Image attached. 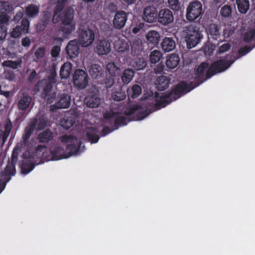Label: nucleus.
<instances>
[{
    "instance_id": "f257e3e1",
    "label": "nucleus",
    "mask_w": 255,
    "mask_h": 255,
    "mask_svg": "<svg viewBox=\"0 0 255 255\" xmlns=\"http://www.w3.org/2000/svg\"><path fill=\"white\" fill-rule=\"evenodd\" d=\"M60 140L66 144V150L58 144L52 146L49 151L45 146L40 145L37 147L34 156L47 160H58L68 158L72 155H78L84 150L82 142L74 135H62Z\"/></svg>"
},
{
    "instance_id": "f03ea898",
    "label": "nucleus",
    "mask_w": 255,
    "mask_h": 255,
    "mask_svg": "<svg viewBox=\"0 0 255 255\" xmlns=\"http://www.w3.org/2000/svg\"><path fill=\"white\" fill-rule=\"evenodd\" d=\"M191 90L186 83L181 82L178 84L172 93L168 92L155 93L153 96V93L150 92L148 96L144 95V99L154 101L155 107L159 109L164 108L171 101L179 98L182 94Z\"/></svg>"
},
{
    "instance_id": "7ed1b4c3",
    "label": "nucleus",
    "mask_w": 255,
    "mask_h": 255,
    "mask_svg": "<svg viewBox=\"0 0 255 255\" xmlns=\"http://www.w3.org/2000/svg\"><path fill=\"white\" fill-rule=\"evenodd\" d=\"M234 60L225 61L220 60L213 63L209 67V64L206 62L201 63L196 69L195 78L197 79L199 83L197 85L202 83L204 80L209 78L211 76L223 72L228 69L233 63Z\"/></svg>"
},
{
    "instance_id": "20e7f679",
    "label": "nucleus",
    "mask_w": 255,
    "mask_h": 255,
    "mask_svg": "<svg viewBox=\"0 0 255 255\" xmlns=\"http://www.w3.org/2000/svg\"><path fill=\"white\" fill-rule=\"evenodd\" d=\"M18 149L15 148L11 155V162L8 163L6 166L4 173L0 174V193L2 191L5 187V183L8 182L10 178L9 176L14 175L15 173V170L14 164L17 160V156L18 154Z\"/></svg>"
},
{
    "instance_id": "39448f33",
    "label": "nucleus",
    "mask_w": 255,
    "mask_h": 255,
    "mask_svg": "<svg viewBox=\"0 0 255 255\" xmlns=\"http://www.w3.org/2000/svg\"><path fill=\"white\" fill-rule=\"evenodd\" d=\"M184 37L188 48H192L196 46L202 38L201 33L195 27L190 25L186 28L183 31Z\"/></svg>"
},
{
    "instance_id": "423d86ee",
    "label": "nucleus",
    "mask_w": 255,
    "mask_h": 255,
    "mask_svg": "<svg viewBox=\"0 0 255 255\" xmlns=\"http://www.w3.org/2000/svg\"><path fill=\"white\" fill-rule=\"evenodd\" d=\"M78 32L79 38L78 41L82 47H88L94 42L95 33L91 29L80 25Z\"/></svg>"
},
{
    "instance_id": "0eeeda50",
    "label": "nucleus",
    "mask_w": 255,
    "mask_h": 255,
    "mask_svg": "<svg viewBox=\"0 0 255 255\" xmlns=\"http://www.w3.org/2000/svg\"><path fill=\"white\" fill-rule=\"evenodd\" d=\"M202 5L200 2H191L186 9V18L189 20H195L202 14Z\"/></svg>"
},
{
    "instance_id": "6e6552de",
    "label": "nucleus",
    "mask_w": 255,
    "mask_h": 255,
    "mask_svg": "<svg viewBox=\"0 0 255 255\" xmlns=\"http://www.w3.org/2000/svg\"><path fill=\"white\" fill-rule=\"evenodd\" d=\"M37 87L38 88V91L42 90L43 97L47 100L49 103L51 104L54 102L56 95L54 92L49 93L51 86L48 80H42L37 84Z\"/></svg>"
},
{
    "instance_id": "1a4fd4ad",
    "label": "nucleus",
    "mask_w": 255,
    "mask_h": 255,
    "mask_svg": "<svg viewBox=\"0 0 255 255\" xmlns=\"http://www.w3.org/2000/svg\"><path fill=\"white\" fill-rule=\"evenodd\" d=\"M88 75L87 73L82 69L76 70L73 76V82L74 85L80 88H85L88 84Z\"/></svg>"
},
{
    "instance_id": "9d476101",
    "label": "nucleus",
    "mask_w": 255,
    "mask_h": 255,
    "mask_svg": "<svg viewBox=\"0 0 255 255\" xmlns=\"http://www.w3.org/2000/svg\"><path fill=\"white\" fill-rule=\"evenodd\" d=\"M129 13H127L123 10H119L117 11L112 20V25L116 29H121L123 28L126 25L128 20V15Z\"/></svg>"
},
{
    "instance_id": "9b49d317",
    "label": "nucleus",
    "mask_w": 255,
    "mask_h": 255,
    "mask_svg": "<svg viewBox=\"0 0 255 255\" xmlns=\"http://www.w3.org/2000/svg\"><path fill=\"white\" fill-rule=\"evenodd\" d=\"M29 26V22L26 18L22 19L20 25H17L12 29L10 34L13 38H17L20 37L22 33H27L28 32Z\"/></svg>"
},
{
    "instance_id": "f8f14e48",
    "label": "nucleus",
    "mask_w": 255,
    "mask_h": 255,
    "mask_svg": "<svg viewBox=\"0 0 255 255\" xmlns=\"http://www.w3.org/2000/svg\"><path fill=\"white\" fill-rule=\"evenodd\" d=\"M70 97L66 94H62L55 99V104L51 106L50 110L53 111L56 108H67L70 106Z\"/></svg>"
},
{
    "instance_id": "ddd939ff",
    "label": "nucleus",
    "mask_w": 255,
    "mask_h": 255,
    "mask_svg": "<svg viewBox=\"0 0 255 255\" xmlns=\"http://www.w3.org/2000/svg\"><path fill=\"white\" fill-rule=\"evenodd\" d=\"M46 122L43 119H39L38 120H33L29 126L25 129V137L27 139L30 136L31 132L35 129H41L46 126Z\"/></svg>"
},
{
    "instance_id": "4468645a",
    "label": "nucleus",
    "mask_w": 255,
    "mask_h": 255,
    "mask_svg": "<svg viewBox=\"0 0 255 255\" xmlns=\"http://www.w3.org/2000/svg\"><path fill=\"white\" fill-rule=\"evenodd\" d=\"M111 50V43L108 40H100L97 42L95 52L98 55H107L110 53Z\"/></svg>"
},
{
    "instance_id": "2eb2a0df",
    "label": "nucleus",
    "mask_w": 255,
    "mask_h": 255,
    "mask_svg": "<svg viewBox=\"0 0 255 255\" xmlns=\"http://www.w3.org/2000/svg\"><path fill=\"white\" fill-rule=\"evenodd\" d=\"M158 19L159 22L163 25H166L173 21V16L169 9H162L158 13Z\"/></svg>"
},
{
    "instance_id": "dca6fc26",
    "label": "nucleus",
    "mask_w": 255,
    "mask_h": 255,
    "mask_svg": "<svg viewBox=\"0 0 255 255\" xmlns=\"http://www.w3.org/2000/svg\"><path fill=\"white\" fill-rule=\"evenodd\" d=\"M80 45L79 41L77 39L71 40L69 42L66 47V50L67 54L71 58H75L78 55Z\"/></svg>"
},
{
    "instance_id": "f3484780",
    "label": "nucleus",
    "mask_w": 255,
    "mask_h": 255,
    "mask_svg": "<svg viewBox=\"0 0 255 255\" xmlns=\"http://www.w3.org/2000/svg\"><path fill=\"white\" fill-rule=\"evenodd\" d=\"M104 118L106 119H114L116 124L119 126H125L127 123L126 118L117 112L110 111L106 113L104 115Z\"/></svg>"
},
{
    "instance_id": "a211bd4d",
    "label": "nucleus",
    "mask_w": 255,
    "mask_h": 255,
    "mask_svg": "<svg viewBox=\"0 0 255 255\" xmlns=\"http://www.w3.org/2000/svg\"><path fill=\"white\" fill-rule=\"evenodd\" d=\"M180 61L178 55L172 53L166 57L165 65L169 69H174L179 64Z\"/></svg>"
},
{
    "instance_id": "6ab92c4d",
    "label": "nucleus",
    "mask_w": 255,
    "mask_h": 255,
    "mask_svg": "<svg viewBox=\"0 0 255 255\" xmlns=\"http://www.w3.org/2000/svg\"><path fill=\"white\" fill-rule=\"evenodd\" d=\"M156 16V10L154 7L148 6L144 8L143 18L145 21L149 23L153 22L155 20Z\"/></svg>"
},
{
    "instance_id": "aec40b11",
    "label": "nucleus",
    "mask_w": 255,
    "mask_h": 255,
    "mask_svg": "<svg viewBox=\"0 0 255 255\" xmlns=\"http://www.w3.org/2000/svg\"><path fill=\"white\" fill-rule=\"evenodd\" d=\"M114 48L117 52L123 53L129 49V45L125 39L118 38L114 41Z\"/></svg>"
},
{
    "instance_id": "412c9836",
    "label": "nucleus",
    "mask_w": 255,
    "mask_h": 255,
    "mask_svg": "<svg viewBox=\"0 0 255 255\" xmlns=\"http://www.w3.org/2000/svg\"><path fill=\"white\" fill-rule=\"evenodd\" d=\"M146 39L149 46H154L157 45L159 41V34L156 31L150 30L146 34Z\"/></svg>"
},
{
    "instance_id": "4be33fe9",
    "label": "nucleus",
    "mask_w": 255,
    "mask_h": 255,
    "mask_svg": "<svg viewBox=\"0 0 255 255\" xmlns=\"http://www.w3.org/2000/svg\"><path fill=\"white\" fill-rule=\"evenodd\" d=\"M161 46L163 51L165 52H168L175 49L176 44L172 38L165 37L163 39Z\"/></svg>"
},
{
    "instance_id": "5701e85b",
    "label": "nucleus",
    "mask_w": 255,
    "mask_h": 255,
    "mask_svg": "<svg viewBox=\"0 0 255 255\" xmlns=\"http://www.w3.org/2000/svg\"><path fill=\"white\" fill-rule=\"evenodd\" d=\"M86 105L92 108H96L101 103V99L97 95L88 96L85 99Z\"/></svg>"
},
{
    "instance_id": "b1692460",
    "label": "nucleus",
    "mask_w": 255,
    "mask_h": 255,
    "mask_svg": "<svg viewBox=\"0 0 255 255\" xmlns=\"http://www.w3.org/2000/svg\"><path fill=\"white\" fill-rule=\"evenodd\" d=\"M141 110H140V108L137 105H133L129 108L128 110V111L125 112V114L127 116H130L132 114H137L140 113L141 114L140 116H138L135 120H141L145 118L148 114L141 113Z\"/></svg>"
},
{
    "instance_id": "393cba45",
    "label": "nucleus",
    "mask_w": 255,
    "mask_h": 255,
    "mask_svg": "<svg viewBox=\"0 0 255 255\" xmlns=\"http://www.w3.org/2000/svg\"><path fill=\"white\" fill-rule=\"evenodd\" d=\"M209 36L214 40H217L220 36V28L215 24H210L207 29Z\"/></svg>"
},
{
    "instance_id": "a878e982",
    "label": "nucleus",
    "mask_w": 255,
    "mask_h": 255,
    "mask_svg": "<svg viewBox=\"0 0 255 255\" xmlns=\"http://www.w3.org/2000/svg\"><path fill=\"white\" fill-rule=\"evenodd\" d=\"M53 3L57 2L56 9L55 10L53 17V22L54 23H57L60 20V11L63 7V4L66 0H53Z\"/></svg>"
},
{
    "instance_id": "bb28decb",
    "label": "nucleus",
    "mask_w": 255,
    "mask_h": 255,
    "mask_svg": "<svg viewBox=\"0 0 255 255\" xmlns=\"http://www.w3.org/2000/svg\"><path fill=\"white\" fill-rule=\"evenodd\" d=\"M90 75L94 78H98L101 76L102 68L100 65L96 64H92L88 67Z\"/></svg>"
},
{
    "instance_id": "cd10ccee",
    "label": "nucleus",
    "mask_w": 255,
    "mask_h": 255,
    "mask_svg": "<svg viewBox=\"0 0 255 255\" xmlns=\"http://www.w3.org/2000/svg\"><path fill=\"white\" fill-rule=\"evenodd\" d=\"M86 133L87 137L92 143L98 142L99 137L94 128H88L86 130Z\"/></svg>"
},
{
    "instance_id": "c85d7f7f",
    "label": "nucleus",
    "mask_w": 255,
    "mask_h": 255,
    "mask_svg": "<svg viewBox=\"0 0 255 255\" xmlns=\"http://www.w3.org/2000/svg\"><path fill=\"white\" fill-rule=\"evenodd\" d=\"M72 71V65L70 63L66 62L61 67L60 76L62 78H67Z\"/></svg>"
},
{
    "instance_id": "c756f323",
    "label": "nucleus",
    "mask_w": 255,
    "mask_h": 255,
    "mask_svg": "<svg viewBox=\"0 0 255 255\" xmlns=\"http://www.w3.org/2000/svg\"><path fill=\"white\" fill-rule=\"evenodd\" d=\"M39 8L35 4H31L26 7L25 13L26 15L31 18H34L38 14Z\"/></svg>"
},
{
    "instance_id": "7c9ffc66",
    "label": "nucleus",
    "mask_w": 255,
    "mask_h": 255,
    "mask_svg": "<svg viewBox=\"0 0 255 255\" xmlns=\"http://www.w3.org/2000/svg\"><path fill=\"white\" fill-rule=\"evenodd\" d=\"M169 83V81L167 78L166 76H162L157 78L156 85L159 90L162 91L168 87Z\"/></svg>"
},
{
    "instance_id": "2f4dec72",
    "label": "nucleus",
    "mask_w": 255,
    "mask_h": 255,
    "mask_svg": "<svg viewBox=\"0 0 255 255\" xmlns=\"http://www.w3.org/2000/svg\"><path fill=\"white\" fill-rule=\"evenodd\" d=\"M74 10L71 7L67 8L64 11L62 23L74 22L73 21Z\"/></svg>"
},
{
    "instance_id": "473e14b6",
    "label": "nucleus",
    "mask_w": 255,
    "mask_h": 255,
    "mask_svg": "<svg viewBox=\"0 0 255 255\" xmlns=\"http://www.w3.org/2000/svg\"><path fill=\"white\" fill-rule=\"evenodd\" d=\"M239 11L243 14L246 13L249 10L250 3L249 0H236Z\"/></svg>"
},
{
    "instance_id": "72a5a7b5",
    "label": "nucleus",
    "mask_w": 255,
    "mask_h": 255,
    "mask_svg": "<svg viewBox=\"0 0 255 255\" xmlns=\"http://www.w3.org/2000/svg\"><path fill=\"white\" fill-rule=\"evenodd\" d=\"M133 76V71L131 69H128L124 71L122 75V79L125 84H128L131 81Z\"/></svg>"
},
{
    "instance_id": "f704fd0d",
    "label": "nucleus",
    "mask_w": 255,
    "mask_h": 255,
    "mask_svg": "<svg viewBox=\"0 0 255 255\" xmlns=\"http://www.w3.org/2000/svg\"><path fill=\"white\" fill-rule=\"evenodd\" d=\"M141 93V88L137 85H134L130 89L128 90V96L133 99L137 97Z\"/></svg>"
},
{
    "instance_id": "c9c22d12",
    "label": "nucleus",
    "mask_w": 255,
    "mask_h": 255,
    "mask_svg": "<svg viewBox=\"0 0 255 255\" xmlns=\"http://www.w3.org/2000/svg\"><path fill=\"white\" fill-rule=\"evenodd\" d=\"M31 99L30 97L24 95L20 100L18 106L20 110H24L28 107L31 103Z\"/></svg>"
},
{
    "instance_id": "e433bc0d",
    "label": "nucleus",
    "mask_w": 255,
    "mask_h": 255,
    "mask_svg": "<svg viewBox=\"0 0 255 255\" xmlns=\"http://www.w3.org/2000/svg\"><path fill=\"white\" fill-rule=\"evenodd\" d=\"M107 70L112 76H116L120 74V70L114 63H109L107 65Z\"/></svg>"
},
{
    "instance_id": "4c0bfd02",
    "label": "nucleus",
    "mask_w": 255,
    "mask_h": 255,
    "mask_svg": "<svg viewBox=\"0 0 255 255\" xmlns=\"http://www.w3.org/2000/svg\"><path fill=\"white\" fill-rule=\"evenodd\" d=\"M75 29V22L62 23L61 30L66 33L69 34Z\"/></svg>"
},
{
    "instance_id": "58836bf2",
    "label": "nucleus",
    "mask_w": 255,
    "mask_h": 255,
    "mask_svg": "<svg viewBox=\"0 0 255 255\" xmlns=\"http://www.w3.org/2000/svg\"><path fill=\"white\" fill-rule=\"evenodd\" d=\"M161 57V53L159 50H154L152 51L149 55L150 62L153 64L158 62Z\"/></svg>"
},
{
    "instance_id": "ea45409f",
    "label": "nucleus",
    "mask_w": 255,
    "mask_h": 255,
    "mask_svg": "<svg viewBox=\"0 0 255 255\" xmlns=\"http://www.w3.org/2000/svg\"><path fill=\"white\" fill-rule=\"evenodd\" d=\"M52 138V133L50 130H46L39 135V138L41 142L48 141Z\"/></svg>"
},
{
    "instance_id": "a19ab883",
    "label": "nucleus",
    "mask_w": 255,
    "mask_h": 255,
    "mask_svg": "<svg viewBox=\"0 0 255 255\" xmlns=\"http://www.w3.org/2000/svg\"><path fill=\"white\" fill-rule=\"evenodd\" d=\"M21 168V173L23 174H26L33 169L34 165L32 163L27 162L25 161L22 163Z\"/></svg>"
},
{
    "instance_id": "79ce46f5",
    "label": "nucleus",
    "mask_w": 255,
    "mask_h": 255,
    "mask_svg": "<svg viewBox=\"0 0 255 255\" xmlns=\"http://www.w3.org/2000/svg\"><path fill=\"white\" fill-rule=\"evenodd\" d=\"M168 6L174 11H179L181 6L178 0H168Z\"/></svg>"
},
{
    "instance_id": "37998d69",
    "label": "nucleus",
    "mask_w": 255,
    "mask_h": 255,
    "mask_svg": "<svg viewBox=\"0 0 255 255\" xmlns=\"http://www.w3.org/2000/svg\"><path fill=\"white\" fill-rule=\"evenodd\" d=\"M21 63L20 60L16 61H12L10 60L4 61L2 63V65L4 67H10L13 69H16L18 66H19Z\"/></svg>"
},
{
    "instance_id": "c03bdc74",
    "label": "nucleus",
    "mask_w": 255,
    "mask_h": 255,
    "mask_svg": "<svg viewBox=\"0 0 255 255\" xmlns=\"http://www.w3.org/2000/svg\"><path fill=\"white\" fill-rule=\"evenodd\" d=\"M231 11L232 9L230 6L225 5L221 8L220 10V13L222 16L227 17L230 15Z\"/></svg>"
},
{
    "instance_id": "a18cd8bd",
    "label": "nucleus",
    "mask_w": 255,
    "mask_h": 255,
    "mask_svg": "<svg viewBox=\"0 0 255 255\" xmlns=\"http://www.w3.org/2000/svg\"><path fill=\"white\" fill-rule=\"evenodd\" d=\"M112 98L114 101H120L126 98V94L124 92H118L113 93Z\"/></svg>"
},
{
    "instance_id": "49530a36",
    "label": "nucleus",
    "mask_w": 255,
    "mask_h": 255,
    "mask_svg": "<svg viewBox=\"0 0 255 255\" xmlns=\"http://www.w3.org/2000/svg\"><path fill=\"white\" fill-rule=\"evenodd\" d=\"M235 28L231 25L226 26V28L224 30L223 35L226 38H229L233 34L234 32Z\"/></svg>"
},
{
    "instance_id": "de8ad7c7",
    "label": "nucleus",
    "mask_w": 255,
    "mask_h": 255,
    "mask_svg": "<svg viewBox=\"0 0 255 255\" xmlns=\"http://www.w3.org/2000/svg\"><path fill=\"white\" fill-rule=\"evenodd\" d=\"M74 123V121L71 117L62 121V126L64 128L68 129L73 125Z\"/></svg>"
},
{
    "instance_id": "09e8293b",
    "label": "nucleus",
    "mask_w": 255,
    "mask_h": 255,
    "mask_svg": "<svg viewBox=\"0 0 255 255\" xmlns=\"http://www.w3.org/2000/svg\"><path fill=\"white\" fill-rule=\"evenodd\" d=\"M255 35V31L254 29H251L247 31L244 35V39L246 42L251 40Z\"/></svg>"
},
{
    "instance_id": "8fccbe9b",
    "label": "nucleus",
    "mask_w": 255,
    "mask_h": 255,
    "mask_svg": "<svg viewBox=\"0 0 255 255\" xmlns=\"http://www.w3.org/2000/svg\"><path fill=\"white\" fill-rule=\"evenodd\" d=\"M45 49L44 47H39L37 48L34 52L35 57L38 59L42 58L45 55Z\"/></svg>"
},
{
    "instance_id": "3c124183",
    "label": "nucleus",
    "mask_w": 255,
    "mask_h": 255,
    "mask_svg": "<svg viewBox=\"0 0 255 255\" xmlns=\"http://www.w3.org/2000/svg\"><path fill=\"white\" fill-rule=\"evenodd\" d=\"M9 10V5L6 2H0V14L5 13Z\"/></svg>"
},
{
    "instance_id": "603ef678",
    "label": "nucleus",
    "mask_w": 255,
    "mask_h": 255,
    "mask_svg": "<svg viewBox=\"0 0 255 255\" xmlns=\"http://www.w3.org/2000/svg\"><path fill=\"white\" fill-rule=\"evenodd\" d=\"M11 128V124L10 122H7L5 126L4 132L3 135L2 139L4 142L9 135Z\"/></svg>"
},
{
    "instance_id": "864d4df0",
    "label": "nucleus",
    "mask_w": 255,
    "mask_h": 255,
    "mask_svg": "<svg viewBox=\"0 0 255 255\" xmlns=\"http://www.w3.org/2000/svg\"><path fill=\"white\" fill-rule=\"evenodd\" d=\"M231 48V45L229 43H225L219 47V53H223Z\"/></svg>"
},
{
    "instance_id": "5fc2aeb1",
    "label": "nucleus",
    "mask_w": 255,
    "mask_h": 255,
    "mask_svg": "<svg viewBox=\"0 0 255 255\" xmlns=\"http://www.w3.org/2000/svg\"><path fill=\"white\" fill-rule=\"evenodd\" d=\"M7 34V28L4 26L0 25V40H3Z\"/></svg>"
},
{
    "instance_id": "6e6d98bb",
    "label": "nucleus",
    "mask_w": 255,
    "mask_h": 255,
    "mask_svg": "<svg viewBox=\"0 0 255 255\" xmlns=\"http://www.w3.org/2000/svg\"><path fill=\"white\" fill-rule=\"evenodd\" d=\"M60 47L58 46L53 47L51 50V55L53 57H57L59 55Z\"/></svg>"
},
{
    "instance_id": "4d7b16f0",
    "label": "nucleus",
    "mask_w": 255,
    "mask_h": 255,
    "mask_svg": "<svg viewBox=\"0 0 255 255\" xmlns=\"http://www.w3.org/2000/svg\"><path fill=\"white\" fill-rule=\"evenodd\" d=\"M3 76L7 79L12 80L14 78V75L12 73L8 70H5L3 73Z\"/></svg>"
},
{
    "instance_id": "13d9d810",
    "label": "nucleus",
    "mask_w": 255,
    "mask_h": 255,
    "mask_svg": "<svg viewBox=\"0 0 255 255\" xmlns=\"http://www.w3.org/2000/svg\"><path fill=\"white\" fill-rule=\"evenodd\" d=\"M51 13L48 11H45L43 13V20L44 24H45L47 23V21L49 20L51 18Z\"/></svg>"
},
{
    "instance_id": "bf43d9fd",
    "label": "nucleus",
    "mask_w": 255,
    "mask_h": 255,
    "mask_svg": "<svg viewBox=\"0 0 255 255\" xmlns=\"http://www.w3.org/2000/svg\"><path fill=\"white\" fill-rule=\"evenodd\" d=\"M31 44L30 39L28 37H25L21 40V44L24 47H29Z\"/></svg>"
},
{
    "instance_id": "052dcab7",
    "label": "nucleus",
    "mask_w": 255,
    "mask_h": 255,
    "mask_svg": "<svg viewBox=\"0 0 255 255\" xmlns=\"http://www.w3.org/2000/svg\"><path fill=\"white\" fill-rule=\"evenodd\" d=\"M252 50V48H250L249 47L246 46L243 48H242L239 50V53L240 55V56H243L249 53L251 50Z\"/></svg>"
},
{
    "instance_id": "680f3d73",
    "label": "nucleus",
    "mask_w": 255,
    "mask_h": 255,
    "mask_svg": "<svg viewBox=\"0 0 255 255\" xmlns=\"http://www.w3.org/2000/svg\"><path fill=\"white\" fill-rule=\"evenodd\" d=\"M9 17L5 13L0 14V23H5L9 20Z\"/></svg>"
},
{
    "instance_id": "e2e57ef3",
    "label": "nucleus",
    "mask_w": 255,
    "mask_h": 255,
    "mask_svg": "<svg viewBox=\"0 0 255 255\" xmlns=\"http://www.w3.org/2000/svg\"><path fill=\"white\" fill-rule=\"evenodd\" d=\"M143 24L141 23H139L138 25H137L136 26L133 28L132 31L133 33H138L140 29L143 27Z\"/></svg>"
},
{
    "instance_id": "0e129e2a",
    "label": "nucleus",
    "mask_w": 255,
    "mask_h": 255,
    "mask_svg": "<svg viewBox=\"0 0 255 255\" xmlns=\"http://www.w3.org/2000/svg\"><path fill=\"white\" fill-rule=\"evenodd\" d=\"M23 16V12L22 11H20L17 12L13 18V20L15 21H18L21 19Z\"/></svg>"
},
{
    "instance_id": "69168bd1",
    "label": "nucleus",
    "mask_w": 255,
    "mask_h": 255,
    "mask_svg": "<svg viewBox=\"0 0 255 255\" xmlns=\"http://www.w3.org/2000/svg\"><path fill=\"white\" fill-rule=\"evenodd\" d=\"M139 62L141 63V64H136V65L133 66L137 70L142 69L145 66V64L143 61L139 60Z\"/></svg>"
},
{
    "instance_id": "338daca9",
    "label": "nucleus",
    "mask_w": 255,
    "mask_h": 255,
    "mask_svg": "<svg viewBox=\"0 0 255 255\" xmlns=\"http://www.w3.org/2000/svg\"><path fill=\"white\" fill-rule=\"evenodd\" d=\"M114 83V80L113 78H110L108 80V81L106 82V85L107 87H111Z\"/></svg>"
},
{
    "instance_id": "774afa93",
    "label": "nucleus",
    "mask_w": 255,
    "mask_h": 255,
    "mask_svg": "<svg viewBox=\"0 0 255 255\" xmlns=\"http://www.w3.org/2000/svg\"><path fill=\"white\" fill-rule=\"evenodd\" d=\"M111 132V130L109 128H104L102 131V135L103 136H104V135H106L107 134L110 133Z\"/></svg>"
}]
</instances>
